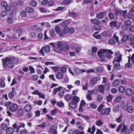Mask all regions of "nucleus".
<instances>
[{"label": "nucleus", "mask_w": 134, "mask_h": 134, "mask_svg": "<svg viewBox=\"0 0 134 134\" xmlns=\"http://www.w3.org/2000/svg\"><path fill=\"white\" fill-rule=\"evenodd\" d=\"M105 51V49H102L100 51H98V52L97 53L98 56L100 58V60L102 61H103L105 60V57L104 53Z\"/></svg>", "instance_id": "f257e3e1"}, {"label": "nucleus", "mask_w": 134, "mask_h": 134, "mask_svg": "<svg viewBox=\"0 0 134 134\" xmlns=\"http://www.w3.org/2000/svg\"><path fill=\"white\" fill-rule=\"evenodd\" d=\"M43 50L46 52H49L50 51V48L49 46L47 45L45 47H43L40 50V52L41 55L43 56L44 55V53L43 51Z\"/></svg>", "instance_id": "f03ea898"}, {"label": "nucleus", "mask_w": 134, "mask_h": 134, "mask_svg": "<svg viewBox=\"0 0 134 134\" xmlns=\"http://www.w3.org/2000/svg\"><path fill=\"white\" fill-rule=\"evenodd\" d=\"M13 59V57H6L4 59H2V62L3 66V67L5 66L7 63H8V62L12 61Z\"/></svg>", "instance_id": "7ed1b4c3"}, {"label": "nucleus", "mask_w": 134, "mask_h": 134, "mask_svg": "<svg viewBox=\"0 0 134 134\" xmlns=\"http://www.w3.org/2000/svg\"><path fill=\"white\" fill-rule=\"evenodd\" d=\"M110 110V108H106L103 109L101 111V114L103 115H109V113Z\"/></svg>", "instance_id": "20e7f679"}, {"label": "nucleus", "mask_w": 134, "mask_h": 134, "mask_svg": "<svg viewBox=\"0 0 134 134\" xmlns=\"http://www.w3.org/2000/svg\"><path fill=\"white\" fill-rule=\"evenodd\" d=\"M18 109V105L15 103L12 104L10 107L9 110L12 112L16 111Z\"/></svg>", "instance_id": "39448f33"}, {"label": "nucleus", "mask_w": 134, "mask_h": 134, "mask_svg": "<svg viewBox=\"0 0 134 134\" xmlns=\"http://www.w3.org/2000/svg\"><path fill=\"white\" fill-rule=\"evenodd\" d=\"M115 55L116 56L115 59V60L117 62H120L122 60V55L120 54L119 53H117L115 54Z\"/></svg>", "instance_id": "423d86ee"}, {"label": "nucleus", "mask_w": 134, "mask_h": 134, "mask_svg": "<svg viewBox=\"0 0 134 134\" xmlns=\"http://www.w3.org/2000/svg\"><path fill=\"white\" fill-rule=\"evenodd\" d=\"M105 54L107 57L109 59H110L111 58V56L110 54H113V52L110 50L105 49Z\"/></svg>", "instance_id": "0eeeda50"}, {"label": "nucleus", "mask_w": 134, "mask_h": 134, "mask_svg": "<svg viewBox=\"0 0 134 134\" xmlns=\"http://www.w3.org/2000/svg\"><path fill=\"white\" fill-rule=\"evenodd\" d=\"M69 30V28L67 26L64 27L63 29L62 33L60 34L59 36L60 37H62L63 36V35L66 34L67 32L68 33Z\"/></svg>", "instance_id": "6e6552de"}, {"label": "nucleus", "mask_w": 134, "mask_h": 134, "mask_svg": "<svg viewBox=\"0 0 134 134\" xmlns=\"http://www.w3.org/2000/svg\"><path fill=\"white\" fill-rule=\"evenodd\" d=\"M100 78L99 77H94L91 80L90 85L91 86H93L96 83L97 81L100 80Z\"/></svg>", "instance_id": "1a4fd4ad"}, {"label": "nucleus", "mask_w": 134, "mask_h": 134, "mask_svg": "<svg viewBox=\"0 0 134 134\" xmlns=\"http://www.w3.org/2000/svg\"><path fill=\"white\" fill-rule=\"evenodd\" d=\"M90 21L92 23L95 25H99L100 24V21L96 19H91Z\"/></svg>", "instance_id": "9d476101"}, {"label": "nucleus", "mask_w": 134, "mask_h": 134, "mask_svg": "<svg viewBox=\"0 0 134 134\" xmlns=\"http://www.w3.org/2000/svg\"><path fill=\"white\" fill-rule=\"evenodd\" d=\"M125 93L126 94L129 96H131L133 94V91L130 88L127 89L126 90Z\"/></svg>", "instance_id": "9b49d317"}, {"label": "nucleus", "mask_w": 134, "mask_h": 134, "mask_svg": "<svg viewBox=\"0 0 134 134\" xmlns=\"http://www.w3.org/2000/svg\"><path fill=\"white\" fill-rule=\"evenodd\" d=\"M15 91V88L13 87L12 88L11 91L8 94V97L10 98H12L14 96V93Z\"/></svg>", "instance_id": "f8f14e48"}, {"label": "nucleus", "mask_w": 134, "mask_h": 134, "mask_svg": "<svg viewBox=\"0 0 134 134\" xmlns=\"http://www.w3.org/2000/svg\"><path fill=\"white\" fill-rule=\"evenodd\" d=\"M31 106L30 105H25L24 107V110L27 112L30 111L31 109Z\"/></svg>", "instance_id": "ddd939ff"}, {"label": "nucleus", "mask_w": 134, "mask_h": 134, "mask_svg": "<svg viewBox=\"0 0 134 134\" xmlns=\"http://www.w3.org/2000/svg\"><path fill=\"white\" fill-rule=\"evenodd\" d=\"M14 130L12 127H8L6 129V132L8 134H11L14 132Z\"/></svg>", "instance_id": "4468645a"}, {"label": "nucleus", "mask_w": 134, "mask_h": 134, "mask_svg": "<svg viewBox=\"0 0 134 134\" xmlns=\"http://www.w3.org/2000/svg\"><path fill=\"white\" fill-rule=\"evenodd\" d=\"M56 78L59 79H62L63 77V74L61 72H58L56 74Z\"/></svg>", "instance_id": "2eb2a0df"}, {"label": "nucleus", "mask_w": 134, "mask_h": 134, "mask_svg": "<svg viewBox=\"0 0 134 134\" xmlns=\"http://www.w3.org/2000/svg\"><path fill=\"white\" fill-rule=\"evenodd\" d=\"M134 108L132 106H128L126 110L129 113H131L133 112L134 111Z\"/></svg>", "instance_id": "dca6fc26"}, {"label": "nucleus", "mask_w": 134, "mask_h": 134, "mask_svg": "<svg viewBox=\"0 0 134 134\" xmlns=\"http://www.w3.org/2000/svg\"><path fill=\"white\" fill-rule=\"evenodd\" d=\"M120 83V81L117 79H116L112 83V85L114 87H116L119 85Z\"/></svg>", "instance_id": "f3484780"}, {"label": "nucleus", "mask_w": 134, "mask_h": 134, "mask_svg": "<svg viewBox=\"0 0 134 134\" xmlns=\"http://www.w3.org/2000/svg\"><path fill=\"white\" fill-rule=\"evenodd\" d=\"M69 106L70 108L74 109L76 107L77 104L72 101L71 102L69 103Z\"/></svg>", "instance_id": "a211bd4d"}, {"label": "nucleus", "mask_w": 134, "mask_h": 134, "mask_svg": "<svg viewBox=\"0 0 134 134\" xmlns=\"http://www.w3.org/2000/svg\"><path fill=\"white\" fill-rule=\"evenodd\" d=\"M80 100V98L77 97L75 96L73 97L72 102L77 104Z\"/></svg>", "instance_id": "6ab92c4d"}, {"label": "nucleus", "mask_w": 134, "mask_h": 134, "mask_svg": "<svg viewBox=\"0 0 134 134\" xmlns=\"http://www.w3.org/2000/svg\"><path fill=\"white\" fill-rule=\"evenodd\" d=\"M7 22L9 24H11L14 23V20L12 16L8 18L7 20Z\"/></svg>", "instance_id": "aec40b11"}, {"label": "nucleus", "mask_w": 134, "mask_h": 134, "mask_svg": "<svg viewBox=\"0 0 134 134\" xmlns=\"http://www.w3.org/2000/svg\"><path fill=\"white\" fill-rule=\"evenodd\" d=\"M62 48L64 51H67L69 49V46L67 44L64 43L63 45Z\"/></svg>", "instance_id": "412c9836"}, {"label": "nucleus", "mask_w": 134, "mask_h": 134, "mask_svg": "<svg viewBox=\"0 0 134 134\" xmlns=\"http://www.w3.org/2000/svg\"><path fill=\"white\" fill-rule=\"evenodd\" d=\"M103 122L100 119L96 121V125L99 126H100L103 125Z\"/></svg>", "instance_id": "4be33fe9"}, {"label": "nucleus", "mask_w": 134, "mask_h": 134, "mask_svg": "<svg viewBox=\"0 0 134 134\" xmlns=\"http://www.w3.org/2000/svg\"><path fill=\"white\" fill-rule=\"evenodd\" d=\"M117 24V22L115 21H111L109 24L110 26L112 28L116 27Z\"/></svg>", "instance_id": "5701e85b"}, {"label": "nucleus", "mask_w": 134, "mask_h": 134, "mask_svg": "<svg viewBox=\"0 0 134 134\" xmlns=\"http://www.w3.org/2000/svg\"><path fill=\"white\" fill-rule=\"evenodd\" d=\"M69 16L72 17H76L78 15L77 13H75L74 11L69 12Z\"/></svg>", "instance_id": "b1692460"}, {"label": "nucleus", "mask_w": 134, "mask_h": 134, "mask_svg": "<svg viewBox=\"0 0 134 134\" xmlns=\"http://www.w3.org/2000/svg\"><path fill=\"white\" fill-rule=\"evenodd\" d=\"M26 10L29 13H32L34 11V9L32 8L28 7L26 8Z\"/></svg>", "instance_id": "393cba45"}, {"label": "nucleus", "mask_w": 134, "mask_h": 134, "mask_svg": "<svg viewBox=\"0 0 134 134\" xmlns=\"http://www.w3.org/2000/svg\"><path fill=\"white\" fill-rule=\"evenodd\" d=\"M127 130V126L124 124L122 125V128L121 129V131L122 133H123L124 132H126V131Z\"/></svg>", "instance_id": "a878e982"}, {"label": "nucleus", "mask_w": 134, "mask_h": 134, "mask_svg": "<svg viewBox=\"0 0 134 134\" xmlns=\"http://www.w3.org/2000/svg\"><path fill=\"white\" fill-rule=\"evenodd\" d=\"M98 90L101 93H103L105 90L104 86L103 85H100L98 87Z\"/></svg>", "instance_id": "bb28decb"}, {"label": "nucleus", "mask_w": 134, "mask_h": 134, "mask_svg": "<svg viewBox=\"0 0 134 134\" xmlns=\"http://www.w3.org/2000/svg\"><path fill=\"white\" fill-rule=\"evenodd\" d=\"M20 34L18 32H16L13 36L14 41L15 40L19 38Z\"/></svg>", "instance_id": "cd10ccee"}, {"label": "nucleus", "mask_w": 134, "mask_h": 134, "mask_svg": "<svg viewBox=\"0 0 134 134\" xmlns=\"http://www.w3.org/2000/svg\"><path fill=\"white\" fill-rule=\"evenodd\" d=\"M104 15V12H100L97 15L96 18L99 19H102Z\"/></svg>", "instance_id": "c85d7f7f"}, {"label": "nucleus", "mask_w": 134, "mask_h": 134, "mask_svg": "<svg viewBox=\"0 0 134 134\" xmlns=\"http://www.w3.org/2000/svg\"><path fill=\"white\" fill-rule=\"evenodd\" d=\"M104 70L103 67L101 66H99L96 68V71L98 72H100L103 71Z\"/></svg>", "instance_id": "c756f323"}, {"label": "nucleus", "mask_w": 134, "mask_h": 134, "mask_svg": "<svg viewBox=\"0 0 134 134\" xmlns=\"http://www.w3.org/2000/svg\"><path fill=\"white\" fill-rule=\"evenodd\" d=\"M24 111L21 108L19 109L17 112V114L20 116L22 115Z\"/></svg>", "instance_id": "7c9ffc66"}, {"label": "nucleus", "mask_w": 134, "mask_h": 134, "mask_svg": "<svg viewBox=\"0 0 134 134\" xmlns=\"http://www.w3.org/2000/svg\"><path fill=\"white\" fill-rule=\"evenodd\" d=\"M54 50L56 52L58 53H60L62 51L61 48L57 46L55 47L54 48Z\"/></svg>", "instance_id": "2f4dec72"}, {"label": "nucleus", "mask_w": 134, "mask_h": 134, "mask_svg": "<svg viewBox=\"0 0 134 134\" xmlns=\"http://www.w3.org/2000/svg\"><path fill=\"white\" fill-rule=\"evenodd\" d=\"M119 91L121 93H124L125 90V87L123 86H120L119 88Z\"/></svg>", "instance_id": "473e14b6"}, {"label": "nucleus", "mask_w": 134, "mask_h": 134, "mask_svg": "<svg viewBox=\"0 0 134 134\" xmlns=\"http://www.w3.org/2000/svg\"><path fill=\"white\" fill-rule=\"evenodd\" d=\"M124 23L125 26L127 27L130 26L132 24L131 22L129 20L126 21Z\"/></svg>", "instance_id": "72a5a7b5"}, {"label": "nucleus", "mask_w": 134, "mask_h": 134, "mask_svg": "<svg viewBox=\"0 0 134 134\" xmlns=\"http://www.w3.org/2000/svg\"><path fill=\"white\" fill-rule=\"evenodd\" d=\"M65 98L67 101H69L72 99V97L71 95L68 94L65 96Z\"/></svg>", "instance_id": "f704fd0d"}, {"label": "nucleus", "mask_w": 134, "mask_h": 134, "mask_svg": "<svg viewBox=\"0 0 134 134\" xmlns=\"http://www.w3.org/2000/svg\"><path fill=\"white\" fill-rule=\"evenodd\" d=\"M46 125V123L44 122H43L42 124L38 125L37 126L40 127L41 128H45Z\"/></svg>", "instance_id": "c9c22d12"}, {"label": "nucleus", "mask_w": 134, "mask_h": 134, "mask_svg": "<svg viewBox=\"0 0 134 134\" xmlns=\"http://www.w3.org/2000/svg\"><path fill=\"white\" fill-rule=\"evenodd\" d=\"M93 27L94 29L96 30H100L101 29V26L99 25H93Z\"/></svg>", "instance_id": "e433bc0d"}, {"label": "nucleus", "mask_w": 134, "mask_h": 134, "mask_svg": "<svg viewBox=\"0 0 134 134\" xmlns=\"http://www.w3.org/2000/svg\"><path fill=\"white\" fill-rule=\"evenodd\" d=\"M115 41L113 38H111L108 41V43L110 44H115Z\"/></svg>", "instance_id": "4c0bfd02"}, {"label": "nucleus", "mask_w": 134, "mask_h": 134, "mask_svg": "<svg viewBox=\"0 0 134 134\" xmlns=\"http://www.w3.org/2000/svg\"><path fill=\"white\" fill-rule=\"evenodd\" d=\"M62 88V87L61 86H59V87L55 88L54 90V94L55 95L57 92L59 91Z\"/></svg>", "instance_id": "58836bf2"}, {"label": "nucleus", "mask_w": 134, "mask_h": 134, "mask_svg": "<svg viewBox=\"0 0 134 134\" xmlns=\"http://www.w3.org/2000/svg\"><path fill=\"white\" fill-rule=\"evenodd\" d=\"M127 17L129 19L133 18L134 17V15L132 13H128L127 15Z\"/></svg>", "instance_id": "ea45409f"}, {"label": "nucleus", "mask_w": 134, "mask_h": 134, "mask_svg": "<svg viewBox=\"0 0 134 134\" xmlns=\"http://www.w3.org/2000/svg\"><path fill=\"white\" fill-rule=\"evenodd\" d=\"M7 66L9 68H12L14 66V64L11 62H8L6 64Z\"/></svg>", "instance_id": "a19ab883"}, {"label": "nucleus", "mask_w": 134, "mask_h": 134, "mask_svg": "<svg viewBox=\"0 0 134 134\" xmlns=\"http://www.w3.org/2000/svg\"><path fill=\"white\" fill-rule=\"evenodd\" d=\"M30 4L31 6L35 7L37 5V2L35 1L32 0L31 1Z\"/></svg>", "instance_id": "79ce46f5"}, {"label": "nucleus", "mask_w": 134, "mask_h": 134, "mask_svg": "<svg viewBox=\"0 0 134 134\" xmlns=\"http://www.w3.org/2000/svg\"><path fill=\"white\" fill-rule=\"evenodd\" d=\"M119 110V108L118 106H116L114 107L113 111L115 113L118 112Z\"/></svg>", "instance_id": "37998d69"}, {"label": "nucleus", "mask_w": 134, "mask_h": 134, "mask_svg": "<svg viewBox=\"0 0 134 134\" xmlns=\"http://www.w3.org/2000/svg\"><path fill=\"white\" fill-rule=\"evenodd\" d=\"M74 70H75V74L77 75L80 74L81 73L80 70L77 68H75L74 69Z\"/></svg>", "instance_id": "c03bdc74"}, {"label": "nucleus", "mask_w": 134, "mask_h": 134, "mask_svg": "<svg viewBox=\"0 0 134 134\" xmlns=\"http://www.w3.org/2000/svg\"><path fill=\"white\" fill-rule=\"evenodd\" d=\"M1 128L3 130H6L7 128V126L5 124L3 123L1 125Z\"/></svg>", "instance_id": "a18cd8bd"}, {"label": "nucleus", "mask_w": 134, "mask_h": 134, "mask_svg": "<svg viewBox=\"0 0 134 134\" xmlns=\"http://www.w3.org/2000/svg\"><path fill=\"white\" fill-rule=\"evenodd\" d=\"M57 106L60 107H63L64 106V103L62 102H57Z\"/></svg>", "instance_id": "49530a36"}, {"label": "nucleus", "mask_w": 134, "mask_h": 134, "mask_svg": "<svg viewBox=\"0 0 134 134\" xmlns=\"http://www.w3.org/2000/svg\"><path fill=\"white\" fill-rule=\"evenodd\" d=\"M90 106L94 109H95L97 107V105L94 102H92L90 104Z\"/></svg>", "instance_id": "de8ad7c7"}, {"label": "nucleus", "mask_w": 134, "mask_h": 134, "mask_svg": "<svg viewBox=\"0 0 134 134\" xmlns=\"http://www.w3.org/2000/svg\"><path fill=\"white\" fill-rule=\"evenodd\" d=\"M20 13V15L21 17H25L27 15L26 12L24 10L22 11Z\"/></svg>", "instance_id": "09e8293b"}, {"label": "nucleus", "mask_w": 134, "mask_h": 134, "mask_svg": "<svg viewBox=\"0 0 134 134\" xmlns=\"http://www.w3.org/2000/svg\"><path fill=\"white\" fill-rule=\"evenodd\" d=\"M57 113V110L56 109H55L51 110V114L52 115H54Z\"/></svg>", "instance_id": "8fccbe9b"}, {"label": "nucleus", "mask_w": 134, "mask_h": 134, "mask_svg": "<svg viewBox=\"0 0 134 134\" xmlns=\"http://www.w3.org/2000/svg\"><path fill=\"white\" fill-rule=\"evenodd\" d=\"M127 40L130 41L134 39V36L132 34H130L127 36Z\"/></svg>", "instance_id": "3c124183"}, {"label": "nucleus", "mask_w": 134, "mask_h": 134, "mask_svg": "<svg viewBox=\"0 0 134 134\" xmlns=\"http://www.w3.org/2000/svg\"><path fill=\"white\" fill-rule=\"evenodd\" d=\"M51 68L55 72H56L58 71L59 69H60V67L57 66H52L51 67Z\"/></svg>", "instance_id": "603ef678"}, {"label": "nucleus", "mask_w": 134, "mask_h": 134, "mask_svg": "<svg viewBox=\"0 0 134 134\" xmlns=\"http://www.w3.org/2000/svg\"><path fill=\"white\" fill-rule=\"evenodd\" d=\"M104 107V105L103 104L100 105L97 109V110L99 112H100L101 110Z\"/></svg>", "instance_id": "864d4df0"}, {"label": "nucleus", "mask_w": 134, "mask_h": 134, "mask_svg": "<svg viewBox=\"0 0 134 134\" xmlns=\"http://www.w3.org/2000/svg\"><path fill=\"white\" fill-rule=\"evenodd\" d=\"M130 58L129 57V58L128 63L126 64L125 65V66L126 67H131L132 64L131 63H130Z\"/></svg>", "instance_id": "5fc2aeb1"}, {"label": "nucleus", "mask_w": 134, "mask_h": 134, "mask_svg": "<svg viewBox=\"0 0 134 134\" xmlns=\"http://www.w3.org/2000/svg\"><path fill=\"white\" fill-rule=\"evenodd\" d=\"M55 30L56 32L57 33H59L60 32V27L58 26H56L55 27Z\"/></svg>", "instance_id": "6e6d98bb"}, {"label": "nucleus", "mask_w": 134, "mask_h": 134, "mask_svg": "<svg viewBox=\"0 0 134 134\" xmlns=\"http://www.w3.org/2000/svg\"><path fill=\"white\" fill-rule=\"evenodd\" d=\"M29 70L30 71V73L31 74L35 73V69L32 66H29Z\"/></svg>", "instance_id": "4d7b16f0"}, {"label": "nucleus", "mask_w": 134, "mask_h": 134, "mask_svg": "<svg viewBox=\"0 0 134 134\" xmlns=\"http://www.w3.org/2000/svg\"><path fill=\"white\" fill-rule=\"evenodd\" d=\"M103 99L102 96V95L99 94L97 98V100L99 102L101 101Z\"/></svg>", "instance_id": "13d9d810"}, {"label": "nucleus", "mask_w": 134, "mask_h": 134, "mask_svg": "<svg viewBox=\"0 0 134 134\" xmlns=\"http://www.w3.org/2000/svg\"><path fill=\"white\" fill-rule=\"evenodd\" d=\"M122 115L121 116L118 118L116 119V121L118 123L120 122L122 120Z\"/></svg>", "instance_id": "bf43d9fd"}, {"label": "nucleus", "mask_w": 134, "mask_h": 134, "mask_svg": "<svg viewBox=\"0 0 134 134\" xmlns=\"http://www.w3.org/2000/svg\"><path fill=\"white\" fill-rule=\"evenodd\" d=\"M6 39L7 40L10 41H14L13 36H11L9 35H7Z\"/></svg>", "instance_id": "052dcab7"}, {"label": "nucleus", "mask_w": 134, "mask_h": 134, "mask_svg": "<svg viewBox=\"0 0 134 134\" xmlns=\"http://www.w3.org/2000/svg\"><path fill=\"white\" fill-rule=\"evenodd\" d=\"M122 125H123L122 123H121L118 126L117 129H116V131L118 132H119L120 130L121 129Z\"/></svg>", "instance_id": "680f3d73"}, {"label": "nucleus", "mask_w": 134, "mask_h": 134, "mask_svg": "<svg viewBox=\"0 0 134 134\" xmlns=\"http://www.w3.org/2000/svg\"><path fill=\"white\" fill-rule=\"evenodd\" d=\"M69 23V21L67 20H66L63 22L62 24V25L63 26H65L68 25Z\"/></svg>", "instance_id": "e2e57ef3"}, {"label": "nucleus", "mask_w": 134, "mask_h": 134, "mask_svg": "<svg viewBox=\"0 0 134 134\" xmlns=\"http://www.w3.org/2000/svg\"><path fill=\"white\" fill-rule=\"evenodd\" d=\"M7 3L5 1H2L1 3V5L3 7H5L7 5Z\"/></svg>", "instance_id": "0e129e2a"}, {"label": "nucleus", "mask_w": 134, "mask_h": 134, "mask_svg": "<svg viewBox=\"0 0 134 134\" xmlns=\"http://www.w3.org/2000/svg\"><path fill=\"white\" fill-rule=\"evenodd\" d=\"M122 13V12L120 10H116L114 12L115 15H117L119 14H121Z\"/></svg>", "instance_id": "69168bd1"}, {"label": "nucleus", "mask_w": 134, "mask_h": 134, "mask_svg": "<svg viewBox=\"0 0 134 134\" xmlns=\"http://www.w3.org/2000/svg\"><path fill=\"white\" fill-rule=\"evenodd\" d=\"M88 84L87 83H86L85 85L82 87L83 90L85 91L87 90L88 89Z\"/></svg>", "instance_id": "338daca9"}, {"label": "nucleus", "mask_w": 134, "mask_h": 134, "mask_svg": "<svg viewBox=\"0 0 134 134\" xmlns=\"http://www.w3.org/2000/svg\"><path fill=\"white\" fill-rule=\"evenodd\" d=\"M27 133V131L26 129H22L20 131V134H26Z\"/></svg>", "instance_id": "774afa93"}]
</instances>
